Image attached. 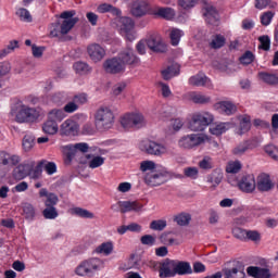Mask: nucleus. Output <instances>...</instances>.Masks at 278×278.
I'll list each match as a JSON object with an SVG mask.
<instances>
[{
    "label": "nucleus",
    "instance_id": "nucleus-4",
    "mask_svg": "<svg viewBox=\"0 0 278 278\" xmlns=\"http://www.w3.org/2000/svg\"><path fill=\"white\" fill-rule=\"evenodd\" d=\"M114 111L110 106H101L94 115L96 127L100 130L112 129L114 127Z\"/></svg>",
    "mask_w": 278,
    "mask_h": 278
},
{
    "label": "nucleus",
    "instance_id": "nucleus-39",
    "mask_svg": "<svg viewBox=\"0 0 278 278\" xmlns=\"http://www.w3.org/2000/svg\"><path fill=\"white\" fill-rule=\"evenodd\" d=\"M258 78L261 79V81H264V84H268L269 86H277L278 84V77L275 74L261 72L258 73Z\"/></svg>",
    "mask_w": 278,
    "mask_h": 278
},
{
    "label": "nucleus",
    "instance_id": "nucleus-49",
    "mask_svg": "<svg viewBox=\"0 0 278 278\" xmlns=\"http://www.w3.org/2000/svg\"><path fill=\"white\" fill-rule=\"evenodd\" d=\"M242 170V163L240 161H230L226 166V173H230L231 175H236V173H240Z\"/></svg>",
    "mask_w": 278,
    "mask_h": 278
},
{
    "label": "nucleus",
    "instance_id": "nucleus-36",
    "mask_svg": "<svg viewBox=\"0 0 278 278\" xmlns=\"http://www.w3.org/2000/svg\"><path fill=\"white\" fill-rule=\"evenodd\" d=\"M176 75H179V64L177 63L172 64L162 71V77L166 80L173 79V77H176Z\"/></svg>",
    "mask_w": 278,
    "mask_h": 278
},
{
    "label": "nucleus",
    "instance_id": "nucleus-60",
    "mask_svg": "<svg viewBox=\"0 0 278 278\" xmlns=\"http://www.w3.org/2000/svg\"><path fill=\"white\" fill-rule=\"evenodd\" d=\"M141 173H147V170H155V162L153 161H142L139 166Z\"/></svg>",
    "mask_w": 278,
    "mask_h": 278
},
{
    "label": "nucleus",
    "instance_id": "nucleus-50",
    "mask_svg": "<svg viewBox=\"0 0 278 278\" xmlns=\"http://www.w3.org/2000/svg\"><path fill=\"white\" fill-rule=\"evenodd\" d=\"M207 184H211L213 188H216L217 186H220V182L223 181V175L220 173H212L206 178Z\"/></svg>",
    "mask_w": 278,
    "mask_h": 278
},
{
    "label": "nucleus",
    "instance_id": "nucleus-58",
    "mask_svg": "<svg viewBox=\"0 0 278 278\" xmlns=\"http://www.w3.org/2000/svg\"><path fill=\"white\" fill-rule=\"evenodd\" d=\"M185 177L189 179H198L199 178V168L197 167H186L184 169Z\"/></svg>",
    "mask_w": 278,
    "mask_h": 278
},
{
    "label": "nucleus",
    "instance_id": "nucleus-10",
    "mask_svg": "<svg viewBox=\"0 0 278 278\" xmlns=\"http://www.w3.org/2000/svg\"><path fill=\"white\" fill-rule=\"evenodd\" d=\"M142 207H144V205L139 201H119L116 205H112L111 210L114 212H118L119 210L122 214H127V212H141Z\"/></svg>",
    "mask_w": 278,
    "mask_h": 278
},
{
    "label": "nucleus",
    "instance_id": "nucleus-2",
    "mask_svg": "<svg viewBox=\"0 0 278 278\" xmlns=\"http://www.w3.org/2000/svg\"><path fill=\"white\" fill-rule=\"evenodd\" d=\"M214 123V114L207 111H199L191 114L188 122V129L190 131H205L210 125Z\"/></svg>",
    "mask_w": 278,
    "mask_h": 278
},
{
    "label": "nucleus",
    "instance_id": "nucleus-27",
    "mask_svg": "<svg viewBox=\"0 0 278 278\" xmlns=\"http://www.w3.org/2000/svg\"><path fill=\"white\" fill-rule=\"evenodd\" d=\"M176 275H192V266L188 262L175 260Z\"/></svg>",
    "mask_w": 278,
    "mask_h": 278
},
{
    "label": "nucleus",
    "instance_id": "nucleus-16",
    "mask_svg": "<svg viewBox=\"0 0 278 278\" xmlns=\"http://www.w3.org/2000/svg\"><path fill=\"white\" fill-rule=\"evenodd\" d=\"M149 13V0H132L130 14L140 18Z\"/></svg>",
    "mask_w": 278,
    "mask_h": 278
},
{
    "label": "nucleus",
    "instance_id": "nucleus-24",
    "mask_svg": "<svg viewBox=\"0 0 278 278\" xmlns=\"http://www.w3.org/2000/svg\"><path fill=\"white\" fill-rule=\"evenodd\" d=\"M204 16L208 25H218L219 16H218V11H216V8L212 5H207L204 9Z\"/></svg>",
    "mask_w": 278,
    "mask_h": 278
},
{
    "label": "nucleus",
    "instance_id": "nucleus-63",
    "mask_svg": "<svg viewBox=\"0 0 278 278\" xmlns=\"http://www.w3.org/2000/svg\"><path fill=\"white\" fill-rule=\"evenodd\" d=\"M260 40V49H263V51H269L270 50V37L268 36H262L258 38Z\"/></svg>",
    "mask_w": 278,
    "mask_h": 278
},
{
    "label": "nucleus",
    "instance_id": "nucleus-52",
    "mask_svg": "<svg viewBox=\"0 0 278 278\" xmlns=\"http://www.w3.org/2000/svg\"><path fill=\"white\" fill-rule=\"evenodd\" d=\"M13 177L14 179H17L18 181H21V179H25V177H29V174L27 173L25 167H23V165L20 164L13 170Z\"/></svg>",
    "mask_w": 278,
    "mask_h": 278
},
{
    "label": "nucleus",
    "instance_id": "nucleus-8",
    "mask_svg": "<svg viewBox=\"0 0 278 278\" xmlns=\"http://www.w3.org/2000/svg\"><path fill=\"white\" fill-rule=\"evenodd\" d=\"M168 170L159 169L150 174H147L144 177V184H147V186H151L152 188H154L156 186H162L163 184H166L168 181Z\"/></svg>",
    "mask_w": 278,
    "mask_h": 278
},
{
    "label": "nucleus",
    "instance_id": "nucleus-19",
    "mask_svg": "<svg viewBox=\"0 0 278 278\" xmlns=\"http://www.w3.org/2000/svg\"><path fill=\"white\" fill-rule=\"evenodd\" d=\"M87 51L93 62H101L105 58V49L99 46V43L90 45Z\"/></svg>",
    "mask_w": 278,
    "mask_h": 278
},
{
    "label": "nucleus",
    "instance_id": "nucleus-37",
    "mask_svg": "<svg viewBox=\"0 0 278 278\" xmlns=\"http://www.w3.org/2000/svg\"><path fill=\"white\" fill-rule=\"evenodd\" d=\"M182 36H184V30H181L179 28H170L169 29L170 45H173V47H177V45H179Z\"/></svg>",
    "mask_w": 278,
    "mask_h": 278
},
{
    "label": "nucleus",
    "instance_id": "nucleus-59",
    "mask_svg": "<svg viewBox=\"0 0 278 278\" xmlns=\"http://www.w3.org/2000/svg\"><path fill=\"white\" fill-rule=\"evenodd\" d=\"M197 3H199V0H178V5L182 10H192Z\"/></svg>",
    "mask_w": 278,
    "mask_h": 278
},
{
    "label": "nucleus",
    "instance_id": "nucleus-22",
    "mask_svg": "<svg viewBox=\"0 0 278 278\" xmlns=\"http://www.w3.org/2000/svg\"><path fill=\"white\" fill-rule=\"evenodd\" d=\"M247 273L250 277H254V278H270V277H273L270 269L262 268V267H257V266L248 267Z\"/></svg>",
    "mask_w": 278,
    "mask_h": 278
},
{
    "label": "nucleus",
    "instance_id": "nucleus-9",
    "mask_svg": "<svg viewBox=\"0 0 278 278\" xmlns=\"http://www.w3.org/2000/svg\"><path fill=\"white\" fill-rule=\"evenodd\" d=\"M17 123H34V121H38L40 118V111L28 108L26 105L21 106L18 110L16 116H15Z\"/></svg>",
    "mask_w": 278,
    "mask_h": 278
},
{
    "label": "nucleus",
    "instance_id": "nucleus-21",
    "mask_svg": "<svg viewBox=\"0 0 278 278\" xmlns=\"http://www.w3.org/2000/svg\"><path fill=\"white\" fill-rule=\"evenodd\" d=\"M256 188L260 192H268L275 188V185L273 184V180H270V176L267 174H261L257 177Z\"/></svg>",
    "mask_w": 278,
    "mask_h": 278
},
{
    "label": "nucleus",
    "instance_id": "nucleus-1",
    "mask_svg": "<svg viewBox=\"0 0 278 278\" xmlns=\"http://www.w3.org/2000/svg\"><path fill=\"white\" fill-rule=\"evenodd\" d=\"M105 268V262L99 257H91L81 261L80 264L75 268V274L78 277H94L99 270Z\"/></svg>",
    "mask_w": 278,
    "mask_h": 278
},
{
    "label": "nucleus",
    "instance_id": "nucleus-61",
    "mask_svg": "<svg viewBox=\"0 0 278 278\" xmlns=\"http://www.w3.org/2000/svg\"><path fill=\"white\" fill-rule=\"evenodd\" d=\"M199 166L200 168H202L203 170H210L211 168H213L214 163L212 162V157L210 156H204L202 159V161L199 162Z\"/></svg>",
    "mask_w": 278,
    "mask_h": 278
},
{
    "label": "nucleus",
    "instance_id": "nucleus-38",
    "mask_svg": "<svg viewBox=\"0 0 278 278\" xmlns=\"http://www.w3.org/2000/svg\"><path fill=\"white\" fill-rule=\"evenodd\" d=\"M97 12L100 14H105L106 12H111L114 16H121V11L116 8L113 7L112 4L109 3H102L97 8Z\"/></svg>",
    "mask_w": 278,
    "mask_h": 278
},
{
    "label": "nucleus",
    "instance_id": "nucleus-54",
    "mask_svg": "<svg viewBox=\"0 0 278 278\" xmlns=\"http://www.w3.org/2000/svg\"><path fill=\"white\" fill-rule=\"evenodd\" d=\"M150 229H152L153 231H164V229H166V220L165 219L152 220L150 224Z\"/></svg>",
    "mask_w": 278,
    "mask_h": 278
},
{
    "label": "nucleus",
    "instance_id": "nucleus-48",
    "mask_svg": "<svg viewBox=\"0 0 278 278\" xmlns=\"http://www.w3.org/2000/svg\"><path fill=\"white\" fill-rule=\"evenodd\" d=\"M112 251H114V243H112L110 241L101 243L96 249V253H101L102 255H111Z\"/></svg>",
    "mask_w": 278,
    "mask_h": 278
},
{
    "label": "nucleus",
    "instance_id": "nucleus-53",
    "mask_svg": "<svg viewBox=\"0 0 278 278\" xmlns=\"http://www.w3.org/2000/svg\"><path fill=\"white\" fill-rule=\"evenodd\" d=\"M35 138L31 135H25L22 141V147L24 151L29 152L34 149V142Z\"/></svg>",
    "mask_w": 278,
    "mask_h": 278
},
{
    "label": "nucleus",
    "instance_id": "nucleus-57",
    "mask_svg": "<svg viewBox=\"0 0 278 278\" xmlns=\"http://www.w3.org/2000/svg\"><path fill=\"white\" fill-rule=\"evenodd\" d=\"M274 17H275V12L273 11H267L263 13L261 15L262 25H264L265 27H268V25H270V22L273 21Z\"/></svg>",
    "mask_w": 278,
    "mask_h": 278
},
{
    "label": "nucleus",
    "instance_id": "nucleus-23",
    "mask_svg": "<svg viewBox=\"0 0 278 278\" xmlns=\"http://www.w3.org/2000/svg\"><path fill=\"white\" fill-rule=\"evenodd\" d=\"M257 147V140H248L239 143L237 147L232 149L233 155H244L249 149H255Z\"/></svg>",
    "mask_w": 278,
    "mask_h": 278
},
{
    "label": "nucleus",
    "instance_id": "nucleus-30",
    "mask_svg": "<svg viewBox=\"0 0 278 278\" xmlns=\"http://www.w3.org/2000/svg\"><path fill=\"white\" fill-rule=\"evenodd\" d=\"M190 86H211L212 81L205 74H197L189 79Z\"/></svg>",
    "mask_w": 278,
    "mask_h": 278
},
{
    "label": "nucleus",
    "instance_id": "nucleus-29",
    "mask_svg": "<svg viewBox=\"0 0 278 278\" xmlns=\"http://www.w3.org/2000/svg\"><path fill=\"white\" fill-rule=\"evenodd\" d=\"M43 134H48V136H55L58 131H60V127L58 126V122L53 119H47L46 123L42 125Z\"/></svg>",
    "mask_w": 278,
    "mask_h": 278
},
{
    "label": "nucleus",
    "instance_id": "nucleus-7",
    "mask_svg": "<svg viewBox=\"0 0 278 278\" xmlns=\"http://www.w3.org/2000/svg\"><path fill=\"white\" fill-rule=\"evenodd\" d=\"M139 149L147 153L148 155H154L156 157H162V155H166L168 153V148L153 140H143L141 141Z\"/></svg>",
    "mask_w": 278,
    "mask_h": 278
},
{
    "label": "nucleus",
    "instance_id": "nucleus-45",
    "mask_svg": "<svg viewBox=\"0 0 278 278\" xmlns=\"http://www.w3.org/2000/svg\"><path fill=\"white\" fill-rule=\"evenodd\" d=\"M174 220L180 227H186L190 225V220H192V215H190L189 213H180L175 216Z\"/></svg>",
    "mask_w": 278,
    "mask_h": 278
},
{
    "label": "nucleus",
    "instance_id": "nucleus-6",
    "mask_svg": "<svg viewBox=\"0 0 278 278\" xmlns=\"http://www.w3.org/2000/svg\"><path fill=\"white\" fill-rule=\"evenodd\" d=\"M115 23L119 34L125 36L126 40L132 42V40L136 38L134 20H131V17H122L121 15H116Z\"/></svg>",
    "mask_w": 278,
    "mask_h": 278
},
{
    "label": "nucleus",
    "instance_id": "nucleus-18",
    "mask_svg": "<svg viewBox=\"0 0 278 278\" xmlns=\"http://www.w3.org/2000/svg\"><path fill=\"white\" fill-rule=\"evenodd\" d=\"M216 110L225 116H231L238 112V108L231 101H220L215 104Z\"/></svg>",
    "mask_w": 278,
    "mask_h": 278
},
{
    "label": "nucleus",
    "instance_id": "nucleus-43",
    "mask_svg": "<svg viewBox=\"0 0 278 278\" xmlns=\"http://www.w3.org/2000/svg\"><path fill=\"white\" fill-rule=\"evenodd\" d=\"M23 213L22 215L26 218V220H34L36 217V208L30 203H24L22 205Z\"/></svg>",
    "mask_w": 278,
    "mask_h": 278
},
{
    "label": "nucleus",
    "instance_id": "nucleus-55",
    "mask_svg": "<svg viewBox=\"0 0 278 278\" xmlns=\"http://www.w3.org/2000/svg\"><path fill=\"white\" fill-rule=\"evenodd\" d=\"M51 38H60L62 35V28L60 23H52L49 27Z\"/></svg>",
    "mask_w": 278,
    "mask_h": 278
},
{
    "label": "nucleus",
    "instance_id": "nucleus-33",
    "mask_svg": "<svg viewBox=\"0 0 278 278\" xmlns=\"http://www.w3.org/2000/svg\"><path fill=\"white\" fill-rule=\"evenodd\" d=\"M77 23H79L78 17H74L72 20H63L62 23H60L62 36H66V34H68V31H71V29H73Z\"/></svg>",
    "mask_w": 278,
    "mask_h": 278
},
{
    "label": "nucleus",
    "instance_id": "nucleus-42",
    "mask_svg": "<svg viewBox=\"0 0 278 278\" xmlns=\"http://www.w3.org/2000/svg\"><path fill=\"white\" fill-rule=\"evenodd\" d=\"M73 68L75 73H77L78 75H88V73L92 71V68L90 67V65H88V63L81 62V61L75 62L73 65Z\"/></svg>",
    "mask_w": 278,
    "mask_h": 278
},
{
    "label": "nucleus",
    "instance_id": "nucleus-12",
    "mask_svg": "<svg viewBox=\"0 0 278 278\" xmlns=\"http://www.w3.org/2000/svg\"><path fill=\"white\" fill-rule=\"evenodd\" d=\"M103 70L105 71V73H110L111 75H118L121 73H125V67L123 66V63L121 62V59H118V56L105 60L103 62Z\"/></svg>",
    "mask_w": 278,
    "mask_h": 278
},
{
    "label": "nucleus",
    "instance_id": "nucleus-56",
    "mask_svg": "<svg viewBox=\"0 0 278 278\" xmlns=\"http://www.w3.org/2000/svg\"><path fill=\"white\" fill-rule=\"evenodd\" d=\"M245 240H251V242H260L262 240V235L257 230H247Z\"/></svg>",
    "mask_w": 278,
    "mask_h": 278
},
{
    "label": "nucleus",
    "instance_id": "nucleus-46",
    "mask_svg": "<svg viewBox=\"0 0 278 278\" xmlns=\"http://www.w3.org/2000/svg\"><path fill=\"white\" fill-rule=\"evenodd\" d=\"M227 42V39L223 35H215L212 37L210 47L212 49H222V47H225V43Z\"/></svg>",
    "mask_w": 278,
    "mask_h": 278
},
{
    "label": "nucleus",
    "instance_id": "nucleus-17",
    "mask_svg": "<svg viewBox=\"0 0 278 278\" xmlns=\"http://www.w3.org/2000/svg\"><path fill=\"white\" fill-rule=\"evenodd\" d=\"M159 276L161 278H170L176 276L175 260H165L161 263L159 269Z\"/></svg>",
    "mask_w": 278,
    "mask_h": 278
},
{
    "label": "nucleus",
    "instance_id": "nucleus-47",
    "mask_svg": "<svg viewBox=\"0 0 278 278\" xmlns=\"http://www.w3.org/2000/svg\"><path fill=\"white\" fill-rule=\"evenodd\" d=\"M42 216L47 220H55V218L60 216V213H58V208H55V206H46V208L42 211Z\"/></svg>",
    "mask_w": 278,
    "mask_h": 278
},
{
    "label": "nucleus",
    "instance_id": "nucleus-32",
    "mask_svg": "<svg viewBox=\"0 0 278 278\" xmlns=\"http://www.w3.org/2000/svg\"><path fill=\"white\" fill-rule=\"evenodd\" d=\"M231 129V124L229 123H219L212 125L210 127V134L213 136H222V134H225V131Z\"/></svg>",
    "mask_w": 278,
    "mask_h": 278
},
{
    "label": "nucleus",
    "instance_id": "nucleus-64",
    "mask_svg": "<svg viewBox=\"0 0 278 278\" xmlns=\"http://www.w3.org/2000/svg\"><path fill=\"white\" fill-rule=\"evenodd\" d=\"M265 152L267 153V155L273 157V160H276V162H278V149H277V147L266 146L265 147Z\"/></svg>",
    "mask_w": 278,
    "mask_h": 278
},
{
    "label": "nucleus",
    "instance_id": "nucleus-11",
    "mask_svg": "<svg viewBox=\"0 0 278 278\" xmlns=\"http://www.w3.org/2000/svg\"><path fill=\"white\" fill-rule=\"evenodd\" d=\"M117 58L122 62L124 68L127 66H136V64H140V58L134 53V49L131 48L122 50L117 54Z\"/></svg>",
    "mask_w": 278,
    "mask_h": 278
},
{
    "label": "nucleus",
    "instance_id": "nucleus-5",
    "mask_svg": "<svg viewBox=\"0 0 278 278\" xmlns=\"http://www.w3.org/2000/svg\"><path fill=\"white\" fill-rule=\"evenodd\" d=\"M205 142H210L207 135L190 134L182 136L178 140V147H180V149H195V147H201V144H205Z\"/></svg>",
    "mask_w": 278,
    "mask_h": 278
},
{
    "label": "nucleus",
    "instance_id": "nucleus-34",
    "mask_svg": "<svg viewBox=\"0 0 278 278\" xmlns=\"http://www.w3.org/2000/svg\"><path fill=\"white\" fill-rule=\"evenodd\" d=\"M154 14L161 16V18H166V21L175 18V10L172 8H156Z\"/></svg>",
    "mask_w": 278,
    "mask_h": 278
},
{
    "label": "nucleus",
    "instance_id": "nucleus-35",
    "mask_svg": "<svg viewBox=\"0 0 278 278\" xmlns=\"http://www.w3.org/2000/svg\"><path fill=\"white\" fill-rule=\"evenodd\" d=\"M189 99L193 103H198L201 105H205L206 103H210V101H212V98H210L203 93L195 92V91H192L189 93Z\"/></svg>",
    "mask_w": 278,
    "mask_h": 278
},
{
    "label": "nucleus",
    "instance_id": "nucleus-13",
    "mask_svg": "<svg viewBox=\"0 0 278 278\" xmlns=\"http://www.w3.org/2000/svg\"><path fill=\"white\" fill-rule=\"evenodd\" d=\"M147 47L154 53H164L166 51V45L162 41V37L157 34H151L146 39Z\"/></svg>",
    "mask_w": 278,
    "mask_h": 278
},
{
    "label": "nucleus",
    "instance_id": "nucleus-3",
    "mask_svg": "<svg viewBox=\"0 0 278 278\" xmlns=\"http://www.w3.org/2000/svg\"><path fill=\"white\" fill-rule=\"evenodd\" d=\"M119 123L126 131H136V129H142V127L147 126V119L140 113H126L121 116Z\"/></svg>",
    "mask_w": 278,
    "mask_h": 278
},
{
    "label": "nucleus",
    "instance_id": "nucleus-41",
    "mask_svg": "<svg viewBox=\"0 0 278 278\" xmlns=\"http://www.w3.org/2000/svg\"><path fill=\"white\" fill-rule=\"evenodd\" d=\"M15 14L20 18V21H22V23H31L34 21V17L31 16L29 10L25 8H18Z\"/></svg>",
    "mask_w": 278,
    "mask_h": 278
},
{
    "label": "nucleus",
    "instance_id": "nucleus-28",
    "mask_svg": "<svg viewBox=\"0 0 278 278\" xmlns=\"http://www.w3.org/2000/svg\"><path fill=\"white\" fill-rule=\"evenodd\" d=\"M86 160H88L87 164L92 169L100 168V166L105 164V157L99 155L87 154Z\"/></svg>",
    "mask_w": 278,
    "mask_h": 278
},
{
    "label": "nucleus",
    "instance_id": "nucleus-44",
    "mask_svg": "<svg viewBox=\"0 0 278 278\" xmlns=\"http://www.w3.org/2000/svg\"><path fill=\"white\" fill-rule=\"evenodd\" d=\"M48 118L58 123V121L60 122L66 118V113L62 109H53L48 113Z\"/></svg>",
    "mask_w": 278,
    "mask_h": 278
},
{
    "label": "nucleus",
    "instance_id": "nucleus-26",
    "mask_svg": "<svg viewBox=\"0 0 278 278\" xmlns=\"http://www.w3.org/2000/svg\"><path fill=\"white\" fill-rule=\"evenodd\" d=\"M251 129V116L242 115L239 117L238 136H244Z\"/></svg>",
    "mask_w": 278,
    "mask_h": 278
},
{
    "label": "nucleus",
    "instance_id": "nucleus-40",
    "mask_svg": "<svg viewBox=\"0 0 278 278\" xmlns=\"http://www.w3.org/2000/svg\"><path fill=\"white\" fill-rule=\"evenodd\" d=\"M47 164V161L42 160L37 162V165L28 173L30 179H40L42 177V166Z\"/></svg>",
    "mask_w": 278,
    "mask_h": 278
},
{
    "label": "nucleus",
    "instance_id": "nucleus-31",
    "mask_svg": "<svg viewBox=\"0 0 278 278\" xmlns=\"http://www.w3.org/2000/svg\"><path fill=\"white\" fill-rule=\"evenodd\" d=\"M70 214L72 216H78V218H94V213L79 206L70 208Z\"/></svg>",
    "mask_w": 278,
    "mask_h": 278
},
{
    "label": "nucleus",
    "instance_id": "nucleus-14",
    "mask_svg": "<svg viewBox=\"0 0 278 278\" xmlns=\"http://www.w3.org/2000/svg\"><path fill=\"white\" fill-rule=\"evenodd\" d=\"M59 131L61 136H77L79 124L73 118H67L60 125Z\"/></svg>",
    "mask_w": 278,
    "mask_h": 278
},
{
    "label": "nucleus",
    "instance_id": "nucleus-15",
    "mask_svg": "<svg viewBox=\"0 0 278 278\" xmlns=\"http://www.w3.org/2000/svg\"><path fill=\"white\" fill-rule=\"evenodd\" d=\"M238 188L239 190H241V192H245L247 194L255 192V176L252 174L242 176L241 179L238 181Z\"/></svg>",
    "mask_w": 278,
    "mask_h": 278
},
{
    "label": "nucleus",
    "instance_id": "nucleus-20",
    "mask_svg": "<svg viewBox=\"0 0 278 278\" xmlns=\"http://www.w3.org/2000/svg\"><path fill=\"white\" fill-rule=\"evenodd\" d=\"M21 163V156L0 151V168L1 166H16Z\"/></svg>",
    "mask_w": 278,
    "mask_h": 278
},
{
    "label": "nucleus",
    "instance_id": "nucleus-51",
    "mask_svg": "<svg viewBox=\"0 0 278 278\" xmlns=\"http://www.w3.org/2000/svg\"><path fill=\"white\" fill-rule=\"evenodd\" d=\"M255 8L256 10H264L266 8L275 10V8H277V2L273 0H255Z\"/></svg>",
    "mask_w": 278,
    "mask_h": 278
},
{
    "label": "nucleus",
    "instance_id": "nucleus-62",
    "mask_svg": "<svg viewBox=\"0 0 278 278\" xmlns=\"http://www.w3.org/2000/svg\"><path fill=\"white\" fill-rule=\"evenodd\" d=\"M247 231L240 227H236L232 229V236L237 238V240L247 241Z\"/></svg>",
    "mask_w": 278,
    "mask_h": 278
},
{
    "label": "nucleus",
    "instance_id": "nucleus-25",
    "mask_svg": "<svg viewBox=\"0 0 278 278\" xmlns=\"http://www.w3.org/2000/svg\"><path fill=\"white\" fill-rule=\"evenodd\" d=\"M39 197H46V201H45V206L46 207H55V205H58V201H60V199L58 198V195L55 193H49V191L47 190V188H42L39 190Z\"/></svg>",
    "mask_w": 278,
    "mask_h": 278
}]
</instances>
